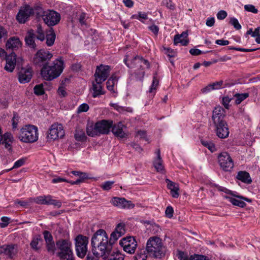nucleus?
<instances>
[{
	"label": "nucleus",
	"instance_id": "1",
	"mask_svg": "<svg viewBox=\"0 0 260 260\" xmlns=\"http://www.w3.org/2000/svg\"><path fill=\"white\" fill-rule=\"evenodd\" d=\"M91 243L93 254L97 257L105 258L113 249L108 235L103 229L98 230L93 234Z\"/></svg>",
	"mask_w": 260,
	"mask_h": 260
},
{
	"label": "nucleus",
	"instance_id": "2",
	"mask_svg": "<svg viewBox=\"0 0 260 260\" xmlns=\"http://www.w3.org/2000/svg\"><path fill=\"white\" fill-rule=\"evenodd\" d=\"M226 115L225 109L218 106L212 112L210 126L214 128L216 135L221 139L227 138L229 135L228 124L224 119Z\"/></svg>",
	"mask_w": 260,
	"mask_h": 260
},
{
	"label": "nucleus",
	"instance_id": "3",
	"mask_svg": "<svg viewBox=\"0 0 260 260\" xmlns=\"http://www.w3.org/2000/svg\"><path fill=\"white\" fill-rule=\"evenodd\" d=\"M63 61L61 58L55 59L52 64L43 66L41 70L42 78L47 81H51L60 76L64 69Z\"/></svg>",
	"mask_w": 260,
	"mask_h": 260
},
{
	"label": "nucleus",
	"instance_id": "4",
	"mask_svg": "<svg viewBox=\"0 0 260 260\" xmlns=\"http://www.w3.org/2000/svg\"><path fill=\"white\" fill-rule=\"evenodd\" d=\"M146 249L149 254L156 258H161L165 256L166 247L162 240L157 237H150L147 242Z\"/></svg>",
	"mask_w": 260,
	"mask_h": 260
},
{
	"label": "nucleus",
	"instance_id": "5",
	"mask_svg": "<svg viewBox=\"0 0 260 260\" xmlns=\"http://www.w3.org/2000/svg\"><path fill=\"white\" fill-rule=\"evenodd\" d=\"M18 138L24 143H33L38 139V128L34 125H26L20 129Z\"/></svg>",
	"mask_w": 260,
	"mask_h": 260
},
{
	"label": "nucleus",
	"instance_id": "6",
	"mask_svg": "<svg viewBox=\"0 0 260 260\" xmlns=\"http://www.w3.org/2000/svg\"><path fill=\"white\" fill-rule=\"evenodd\" d=\"M75 240L77 255L82 258L84 257L87 252L88 238L82 235H79L76 237Z\"/></svg>",
	"mask_w": 260,
	"mask_h": 260
},
{
	"label": "nucleus",
	"instance_id": "7",
	"mask_svg": "<svg viewBox=\"0 0 260 260\" xmlns=\"http://www.w3.org/2000/svg\"><path fill=\"white\" fill-rule=\"evenodd\" d=\"M53 57V54L48 50L43 49L39 50L35 54L32 62L33 63L39 67H43L48 64V61Z\"/></svg>",
	"mask_w": 260,
	"mask_h": 260
},
{
	"label": "nucleus",
	"instance_id": "8",
	"mask_svg": "<svg viewBox=\"0 0 260 260\" xmlns=\"http://www.w3.org/2000/svg\"><path fill=\"white\" fill-rule=\"evenodd\" d=\"M41 16L44 22L49 26L56 25L60 20V14L53 10L43 11Z\"/></svg>",
	"mask_w": 260,
	"mask_h": 260
},
{
	"label": "nucleus",
	"instance_id": "9",
	"mask_svg": "<svg viewBox=\"0 0 260 260\" xmlns=\"http://www.w3.org/2000/svg\"><path fill=\"white\" fill-rule=\"evenodd\" d=\"M120 245L123 247V250L129 254H133L135 252L137 242L134 237L128 236L120 240Z\"/></svg>",
	"mask_w": 260,
	"mask_h": 260
},
{
	"label": "nucleus",
	"instance_id": "10",
	"mask_svg": "<svg viewBox=\"0 0 260 260\" xmlns=\"http://www.w3.org/2000/svg\"><path fill=\"white\" fill-rule=\"evenodd\" d=\"M218 159L220 167L224 171H230L234 167V162L231 157L226 152L220 153Z\"/></svg>",
	"mask_w": 260,
	"mask_h": 260
},
{
	"label": "nucleus",
	"instance_id": "11",
	"mask_svg": "<svg viewBox=\"0 0 260 260\" xmlns=\"http://www.w3.org/2000/svg\"><path fill=\"white\" fill-rule=\"evenodd\" d=\"M34 13V9L29 6L26 5L20 8L17 14L16 19L20 23H25Z\"/></svg>",
	"mask_w": 260,
	"mask_h": 260
},
{
	"label": "nucleus",
	"instance_id": "12",
	"mask_svg": "<svg viewBox=\"0 0 260 260\" xmlns=\"http://www.w3.org/2000/svg\"><path fill=\"white\" fill-rule=\"evenodd\" d=\"M123 61L125 65L129 68H143L142 63L145 65L146 68H149L150 65L148 61L144 59L142 56H136L131 60V62H128L127 56H125Z\"/></svg>",
	"mask_w": 260,
	"mask_h": 260
},
{
	"label": "nucleus",
	"instance_id": "13",
	"mask_svg": "<svg viewBox=\"0 0 260 260\" xmlns=\"http://www.w3.org/2000/svg\"><path fill=\"white\" fill-rule=\"evenodd\" d=\"M64 135V131L61 124H53L49 129L47 138L55 140L61 138Z\"/></svg>",
	"mask_w": 260,
	"mask_h": 260
},
{
	"label": "nucleus",
	"instance_id": "14",
	"mask_svg": "<svg viewBox=\"0 0 260 260\" xmlns=\"http://www.w3.org/2000/svg\"><path fill=\"white\" fill-rule=\"evenodd\" d=\"M110 73V67L101 64L97 67L94 74L96 82H103L107 78Z\"/></svg>",
	"mask_w": 260,
	"mask_h": 260
},
{
	"label": "nucleus",
	"instance_id": "15",
	"mask_svg": "<svg viewBox=\"0 0 260 260\" xmlns=\"http://www.w3.org/2000/svg\"><path fill=\"white\" fill-rule=\"evenodd\" d=\"M56 245L59 251L57 253V255L72 253V243L67 239H60L56 242Z\"/></svg>",
	"mask_w": 260,
	"mask_h": 260
},
{
	"label": "nucleus",
	"instance_id": "16",
	"mask_svg": "<svg viewBox=\"0 0 260 260\" xmlns=\"http://www.w3.org/2000/svg\"><path fill=\"white\" fill-rule=\"evenodd\" d=\"M111 128V131L115 137L120 139L127 137L128 133L126 131V127L121 122L112 124Z\"/></svg>",
	"mask_w": 260,
	"mask_h": 260
},
{
	"label": "nucleus",
	"instance_id": "17",
	"mask_svg": "<svg viewBox=\"0 0 260 260\" xmlns=\"http://www.w3.org/2000/svg\"><path fill=\"white\" fill-rule=\"evenodd\" d=\"M18 252V246L15 244L4 245L0 246V254H4L10 258H13Z\"/></svg>",
	"mask_w": 260,
	"mask_h": 260
},
{
	"label": "nucleus",
	"instance_id": "18",
	"mask_svg": "<svg viewBox=\"0 0 260 260\" xmlns=\"http://www.w3.org/2000/svg\"><path fill=\"white\" fill-rule=\"evenodd\" d=\"M112 125V121L110 120H102L95 123V128H96L99 136L101 134H109Z\"/></svg>",
	"mask_w": 260,
	"mask_h": 260
},
{
	"label": "nucleus",
	"instance_id": "19",
	"mask_svg": "<svg viewBox=\"0 0 260 260\" xmlns=\"http://www.w3.org/2000/svg\"><path fill=\"white\" fill-rule=\"evenodd\" d=\"M110 202L114 206L119 208L132 209L134 207V205L131 201H127L123 198L114 197L111 199Z\"/></svg>",
	"mask_w": 260,
	"mask_h": 260
},
{
	"label": "nucleus",
	"instance_id": "20",
	"mask_svg": "<svg viewBox=\"0 0 260 260\" xmlns=\"http://www.w3.org/2000/svg\"><path fill=\"white\" fill-rule=\"evenodd\" d=\"M32 76L31 69H22L19 73L18 79L20 83L25 84L29 82Z\"/></svg>",
	"mask_w": 260,
	"mask_h": 260
},
{
	"label": "nucleus",
	"instance_id": "21",
	"mask_svg": "<svg viewBox=\"0 0 260 260\" xmlns=\"http://www.w3.org/2000/svg\"><path fill=\"white\" fill-rule=\"evenodd\" d=\"M6 65L5 70L9 72H12L16 66V55L14 52H12L6 58Z\"/></svg>",
	"mask_w": 260,
	"mask_h": 260
},
{
	"label": "nucleus",
	"instance_id": "22",
	"mask_svg": "<svg viewBox=\"0 0 260 260\" xmlns=\"http://www.w3.org/2000/svg\"><path fill=\"white\" fill-rule=\"evenodd\" d=\"M22 43L20 39L16 37L10 38L6 44V49L16 50L20 47Z\"/></svg>",
	"mask_w": 260,
	"mask_h": 260
},
{
	"label": "nucleus",
	"instance_id": "23",
	"mask_svg": "<svg viewBox=\"0 0 260 260\" xmlns=\"http://www.w3.org/2000/svg\"><path fill=\"white\" fill-rule=\"evenodd\" d=\"M36 40V34L33 30H29L25 37V41L26 45L29 48L36 49L37 48V44L35 42Z\"/></svg>",
	"mask_w": 260,
	"mask_h": 260
},
{
	"label": "nucleus",
	"instance_id": "24",
	"mask_svg": "<svg viewBox=\"0 0 260 260\" xmlns=\"http://www.w3.org/2000/svg\"><path fill=\"white\" fill-rule=\"evenodd\" d=\"M180 260H209L208 257L203 255L194 254L188 257L183 252L179 251L177 254Z\"/></svg>",
	"mask_w": 260,
	"mask_h": 260
},
{
	"label": "nucleus",
	"instance_id": "25",
	"mask_svg": "<svg viewBox=\"0 0 260 260\" xmlns=\"http://www.w3.org/2000/svg\"><path fill=\"white\" fill-rule=\"evenodd\" d=\"M167 183V187L170 190L172 196L174 198H177L179 197V186L176 183L170 181L169 179L166 180Z\"/></svg>",
	"mask_w": 260,
	"mask_h": 260
},
{
	"label": "nucleus",
	"instance_id": "26",
	"mask_svg": "<svg viewBox=\"0 0 260 260\" xmlns=\"http://www.w3.org/2000/svg\"><path fill=\"white\" fill-rule=\"evenodd\" d=\"M103 259L107 260H124V255L118 250L114 251L112 249L111 252H110L108 255Z\"/></svg>",
	"mask_w": 260,
	"mask_h": 260
},
{
	"label": "nucleus",
	"instance_id": "27",
	"mask_svg": "<svg viewBox=\"0 0 260 260\" xmlns=\"http://www.w3.org/2000/svg\"><path fill=\"white\" fill-rule=\"evenodd\" d=\"M236 178L245 183L249 184L252 182L249 174L246 171L239 172Z\"/></svg>",
	"mask_w": 260,
	"mask_h": 260
},
{
	"label": "nucleus",
	"instance_id": "28",
	"mask_svg": "<svg viewBox=\"0 0 260 260\" xmlns=\"http://www.w3.org/2000/svg\"><path fill=\"white\" fill-rule=\"evenodd\" d=\"M157 157L154 160L153 166L157 172H161L164 170L162 160L160 157V151L158 149L156 151Z\"/></svg>",
	"mask_w": 260,
	"mask_h": 260
},
{
	"label": "nucleus",
	"instance_id": "29",
	"mask_svg": "<svg viewBox=\"0 0 260 260\" xmlns=\"http://www.w3.org/2000/svg\"><path fill=\"white\" fill-rule=\"evenodd\" d=\"M146 248H140L137 251L136 254L134 256V260H146L147 257Z\"/></svg>",
	"mask_w": 260,
	"mask_h": 260
},
{
	"label": "nucleus",
	"instance_id": "30",
	"mask_svg": "<svg viewBox=\"0 0 260 260\" xmlns=\"http://www.w3.org/2000/svg\"><path fill=\"white\" fill-rule=\"evenodd\" d=\"M74 137L76 141L85 142L86 141L87 137L84 131L82 129H76L74 133Z\"/></svg>",
	"mask_w": 260,
	"mask_h": 260
},
{
	"label": "nucleus",
	"instance_id": "31",
	"mask_svg": "<svg viewBox=\"0 0 260 260\" xmlns=\"http://www.w3.org/2000/svg\"><path fill=\"white\" fill-rule=\"evenodd\" d=\"M102 82H96V83H93V96L94 98L104 93L102 90Z\"/></svg>",
	"mask_w": 260,
	"mask_h": 260
},
{
	"label": "nucleus",
	"instance_id": "32",
	"mask_svg": "<svg viewBox=\"0 0 260 260\" xmlns=\"http://www.w3.org/2000/svg\"><path fill=\"white\" fill-rule=\"evenodd\" d=\"M86 133L91 137L99 136L96 128H95V124L93 125L92 123H88L86 126Z\"/></svg>",
	"mask_w": 260,
	"mask_h": 260
},
{
	"label": "nucleus",
	"instance_id": "33",
	"mask_svg": "<svg viewBox=\"0 0 260 260\" xmlns=\"http://www.w3.org/2000/svg\"><path fill=\"white\" fill-rule=\"evenodd\" d=\"M117 81L118 78L117 77L114 75H112L106 83L107 89L109 91L114 92V86L117 84Z\"/></svg>",
	"mask_w": 260,
	"mask_h": 260
},
{
	"label": "nucleus",
	"instance_id": "34",
	"mask_svg": "<svg viewBox=\"0 0 260 260\" xmlns=\"http://www.w3.org/2000/svg\"><path fill=\"white\" fill-rule=\"evenodd\" d=\"M223 84V81L222 80L219 81L218 82H214L211 84L209 85L206 86L203 89V92H208L211 90L214 89H218L221 87V86Z\"/></svg>",
	"mask_w": 260,
	"mask_h": 260
},
{
	"label": "nucleus",
	"instance_id": "35",
	"mask_svg": "<svg viewBox=\"0 0 260 260\" xmlns=\"http://www.w3.org/2000/svg\"><path fill=\"white\" fill-rule=\"evenodd\" d=\"M50 197V196L38 197L34 199V202L38 204L48 205Z\"/></svg>",
	"mask_w": 260,
	"mask_h": 260
},
{
	"label": "nucleus",
	"instance_id": "36",
	"mask_svg": "<svg viewBox=\"0 0 260 260\" xmlns=\"http://www.w3.org/2000/svg\"><path fill=\"white\" fill-rule=\"evenodd\" d=\"M249 96L248 93H236L234 95V97L236 98L235 103L236 105L240 104L243 101L245 100Z\"/></svg>",
	"mask_w": 260,
	"mask_h": 260
},
{
	"label": "nucleus",
	"instance_id": "37",
	"mask_svg": "<svg viewBox=\"0 0 260 260\" xmlns=\"http://www.w3.org/2000/svg\"><path fill=\"white\" fill-rule=\"evenodd\" d=\"M224 198L228 199L229 200V201L231 203H232L233 205H234L235 206H238L240 207H244L246 205V204L245 202H244L243 201L239 200L238 199H235V198H233L232 197H227V196H225Z\"/></svg>",
	"mask_w": 260,
	"mask_h": 260
},
{
	"label": "nucleus",
	"instance_id": "38",
	"mask_svg": "<svg viewBox=\"0 0 260 260\" xmlns=\"http://www.w3.org/2000/svg\"><path fill=\"white\" fill-rule=\"evenodd\" d=\"M47 252L51 255L55 253L56 246L54 241L45 243Z\"/></svg>",
	"mask_w": 260,
	"mask_h": 260
},
{
	"label": "nucleus",
	"instance_id": "39",
	"mask_svg": "<svg viewBox=\"0 0 260 260\" xmlns=\"http://www.w3.org/2000/svg\"><path fill=\"white\" fill-rule=\"evenodd\" d=\"M159 83V80L157 77V73L156 72L153 76L152 83L151 85L149 88V92L150 93L153 92L156 89L157 86H158Z\"/></svg>",
	"mask_w": 260,
	"mask_h": 260
},
{
	"label": "nucleus",
	"instance_id": "40",
	"mask_svg": "<svg viewBox=\"0 0 260 260\" xmlns=\"http://www.w3.org/2000/svg\"><path fill=\"white\" fill-rule=\"evenodd\" d=\"M55 34L53 31L46 35V44L48 46H51L54 42Z\"/></svg>",
	"mask_w": 260,
	"mask_h": 260
},
{
	"label": "nucleus",
	"instance_id": "41",
	"mask_svg": "<svg viewBox=\"0 0 260 260\" xmlns=\"http://www.w3.org/2000/svg\"><path fill=\"white\" fill-rule=\"evenodd\" d=\"M41 239L39 237H34L31 240L30 245L31 248L35 251H38L40 249V247L38 246L39 241Z\"/></svg>",
	"mask_w": 260,
	"mask_h": 260
},
{
	"label": "nucleus",
	"instance_id": "42",
	"mask_svg": "<svg viewBox=\"0 0 260 260\" xmlns=\"http://www.w3.org/2000/svg\"><path fill=\"white\" fill-rule=\"evenodd\" d=\"M181 43L183 46H186L188 43V41L187 39H181L179 35L175 36L174 39V44L177 45L178 43Z\"/></svg>",
	"mask_w": 260,
	"mask_h": 260
},
{
	"label": "nucleus",
	"instance_id": "43",
	"mask_svg": "<svg viewBox=\"0 0 260 260\" xmlns=\"http://www.w3.org/2000/svg\"><path fill=\"white\" fill-rule=\"evenodd\" d=\"M114 231L116 232V233L119 234L121 236L123 235L125 233V224L122 223H120L117 224L116 227L115 228Z\"/></svg>",
	"mask_w": 260,
	"mask_h": 260
},
{
	"label": "nucleus",
	"instance_id": "44",
	"mask_svg": "<svg viewBox=\"0 0 260 260\" xmlns=\"http://www.w3.org/2000/svg\"><path fill=\"white\" fill-rule=\"evenodd\" d=\"M201 143L203 145L208 148L212 152L216 150L215 146L213 143L204 140H202Z\"/></svg>",
	"mask_w": 260,
	"mask_h": 260
},
{
	"label": "nucleus",
	"instance_id": "45",
	"mask_svg": "<svg viewBox=\"0 0 260 260\" xmlns=\"http://www.w3.org/2000/svg\"><path fill=\"white\" fill-rule=\"evenodd\" d=\"M161 4L171 10H174L175 9V5L171 0H162Z\"/></svg>",
	"mask_w": 260,
	"mask_h": 260
},
{
	"label": "nucleus",
	"instance_id": "46",
	"mask_svg": "<svg viewBox=\"0 0 260 260\" xmlns=\"http://www.w3.org/2000/svg\"><path fill=\"white\" fill-rule=\"evenodd\" d=\"M114 183V182L113 181H107L103 183L101 187L104 190H109L112 188Z\"/></svg>",
	"mask_w": 260,
	"mask_h": 260
},
{
	"label": "nucleus",
	"instance_id": "47",
	"mask_svg": "<svg viewBox=\"0 0 260 260\" xmlns=\"http://www.w3.org/2000/svg\"><path fill=\"white\" fill-rule=\"evenodd\" d=\"M26 158H21L19 159L14 163L13 167L11 169H9L8 171L12 170V169H17L23 166L26 161Z\"/></svg>",
	"mask_w": 260,
	"mask_h": 260
},
{
	"label": "nucleus",
	"instance_id": "48",
	"mask_svg": "<svg viewBox=\"0 0 260 260\" xmlns=\"http://www.w3.org/2000/svg\"><path fill=\"white\" fill-rule=\"evenodd\" d=\"M121 236H122L119 234L116 233L114 231L111 233L110 238L109 240L111 242L112 247L115 242Z\"/></svg>",
	"mask_w": 260,
	"mask_h": 260
},
{
	"label": "nucleus",
	"instance_id": "49",
	"mask_svg": "<svg viewBox=\"0 0 260 260\" xmlns=\"http://www.w3.org/2000/svg\"><path fill=\"white\" fill-rule=\"evenodd\" d=\"M134 75L136 80L142 81L145 75V72L141 70L135 72Z\"/></svg>",
	"mask_w": 260,
	"mask_h": 260
},
{
	"label": "nucleus",
	"instance_id": "50",
	"mask_svg": "<svg viewBox=\"0 0 260 260\" xmlns=\"http://www.w3.org/2000/svg\"><path fill=\"white\" fill-rule=\"evenodd\" d=\"M34 93L38 95H41L44 93V90L42 84L37 85L34 87Z\"/></svg>",
	"mask_w": 260,
	"mask_h": 260
},
{
	"label": "nucleus",
	"instance_id": "51",
	"mask_svg": "<svg viewBox=\"0 0 260 260\" xmlns=\"http://www.w3.org/2000/svg\"><path fill=\"white\" fill-rule=\"evenodd\" d=\"M60 260H74L73 252L57 255Z\"/></svg>",
	"mask_w": 260,
	"mask_h": 260
},
{
	"label": "nucleus",
	"instance_id": "52",
	"mask_svg": "<svg viewBox=\"0 0 260 260\" xmlns=\"http://www.w3.org/2000/svg\"><path fill=\"white\" fill-rule=\"evenodd\" d=\"M229 23L237 30H239L241 28V25L239 23L238 19L236 18H231Z\"/></svg>",
	"mask_w": 260,
	"mask_h": 260
},
{
	"label": "nucleus",
	"instance_id": "53",
	"mask_svg": "<svg viewBox=\"0 0 260 260\" xmlns=\"http://www.w3.org/2000/svg\"><path fill=\"white\" fill-rule=\"evenodd\" d=\"M45 243L53 241V237L51 233L48 231H45L43 233Z\"/></svg>",
	"mask_w": 260,
	"mask_h": 260
},
{
	"label": "nucleus",
	"instance_id": "54",
	"mask_svg": "<svg viewBox=\"0 0 260 260\" xmlns=\"http://www.w3.org/2000/svg\"><path fill=\"white\" fill-rule=\"evenodd\" d=\"M86 14L84 12H82L79 15L78 20L81 25H86Z\"/></svg>",
	"mask_w": 260,
	"mask_h": 260
},
{
	"label": "nucleus",
	"instance_id": "55",
	"mask_svg": "<svg viewBox=\"0 0 260 260\" xmlns=\"http://www.w3.org/2000/svg\"><path fill=\"white\" fill-rule=\"evenodd\" d=\"M12 128L13 129H16L17 128V125L19 121V116L18 115L14 113L13 114V117L12 119Z\"/></svg>",
	"mask_w": 260,
	"mask_h": 260
},
{
	"label": "nucleus",
	"instance_id": "56",
	"mask_svg": "<svg viewBox=\"0 0 260 260\" xmlns=\"http://www.w3.org/2000/svg\"><path fill=\"white\" fill-rule=\"evenodd\" d=\"M1 220L3 222L0 223V227L4 228L7 226L9 224L10 218L8 217L3 216L1 218Z\"/></svg>",
	"mask_w": 260,
	"mask_h": 260
},
{
	"label": "nucleus",
	"instance_id": "57",
	"mask_svg": "<svg viewBox=\"0 0 260 260\" xmlns=\"http://www.w3.org/2000/svg\"><path fill=\"white\" fill-rule=\"evenodd\" d=\"M3 139H4L3 142H10V143H12L13 141V137L11 133H6L3 136Z\"/></svg>",
	"mask_w": 260,
	"mask_h": 260
},
{
	"label": "nucleus",
	"instance_id": "58",
	"mask_svg": "<svg viewBox=\"0 0 260 260\" xmlns=\"http://www.w3.org/2000/svg\"><path fill=\"white\" fill-rule=\"evenodd\" d=\"M244 9L246 11L252 12L253 13H257L258 12V10L257 9L255 8L253 5H246L244 6Z\"/></svg>",
	"mask_w": 260,
	"mask_h": 260
},
{
	"label": "nucleus",
	"instance_id": "59",
	"mask_svg": "<svg viewBox=\"0 0 260 260\" xmlns=\"http://www.w3.org/2000/svg\"><path fill=\"white\" fill-rule=\"evenodd\" d=\"M89 110V106L86 103L80 105L78 108V113L87 112Z\"/></svg>",
	"mask_w": 260,
	"mask_h": 260
},
{
	"label": "nucleus",
	"instance_id": "60",
	"mask_svg": "<svg viewBox=\"0 0 260 260\" xmlns=\"http://www.w3.org/2000/svg\"><path fill=\"white\" fill-rule=\"evenodd\" d=\"M174 213V210L173 208L171 206H169L167 207L166 211H165V214L166 217L168 218H171L173 217Z\"/></svg>",
	"mask_w": 260,
	"mask_h": 260
},
{
	"label": "nucleus",
	"instance_id": "61",
	"mask_svg": "<svg viewBox=\"0 0 260 260\" xmlns=\"http://www.w3.org/2000/svg\"><path fill=\"white\" fill-rule=\"evenodd\" d=\"M57 93L60 97H64L67 95V92L65 87L61 85L57 90Z\"/></svg>",
	"mask_w": 260,
	"mask_h": 260
},
{
	"label": "nucleus",
	"instance_id": "62",
	"mask_svg": "<svg viewBox=\"0 0 260 260\" xmlns=\"http://www.w3.org/2000/svg\"><path fill=\"white\" fill-rule=\"evenodd\" d=\"M213 185L219 191L224 192H225L226 194H231L233 195V193H232V191L231 190H230L229 189H228L227 188H225L224 187L220 186H219L218 185H216V184H214Z\"/></svg>",
	"mask_w": 260,
	"mask_h": 260
},
{
	"label": "nucleus",
	"instance_id": "63",
	"mask_svg": "<svg viewBox=\"0 0 260 260\" xmlns=\"http://www.w3.org/2000/svg\"><path fill=\"white\" fill-rule=\"evenodd\" d=\"M48 203V205H52L57 208H60L61 206V202L60 201L52 199L51 197Z\"/></svg>",
	"mask_w": 260,
	"mask_h": 260
},
{
	"label": "nucleus",
	"instance_id": "64",
	"mask_svg": "<svg viewBox=\"0 0 260 260\" xmlns=\"http://www.w3.org/2000/svg\"><path fill=\"white\" fill-rule=\"evenodd\" d=\"M227 13L224 10L219 11L217 14V18L219 20H223L227 16Z\"/></svg>",
	"mask_w": 260,
	"mask_h": 260
}]
</instances>
